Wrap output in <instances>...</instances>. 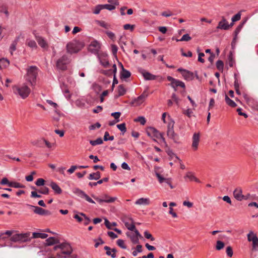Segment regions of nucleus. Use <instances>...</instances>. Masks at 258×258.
Here are the masks:
<instances>
[{
    "label": "nucleus",
    "mask_w": 258,
    "mask_h": 258,
    "mask_svg": "<svg viewBox=\"0 0 258 258\" xmlns=\"http://www.w3.org/2000/svg\"><path fill=\"white\" fill-rule=\"evenodd\" d=\"M59 249L60 252H57L56 255L58 258H67L73 251V249L71 245L67 242H63L60 244L57 245L54 247L55 250Z\"/></svg>",
    "instance_id": "nucleus-1"
},
{
    "label": "nucleus",
    "mask_w": 258,
    "mask_h": 258,
    "mask_svg": "<svg viewBox=\"0 0 258 258\" xmlns=\"http://www.w3.org/2000/svg\"><path fill=\"white\" fill-rule=\"evenodd\" d=\"M13 91L14 94L19 95L22 99L26 98L31 92L30 89L26 84L14 86Z\"/></svg>",
    "instance_id": "nucleus-2"
},
{
    "label": "nucleus",
    "mask_w": 258,
    "mask_h": 258,
    "mask_svg": "<svg viewBox=\"0 0 258 258\" xmlns=\"http://www.w3.org/2000/svg\"><path fill=\"white\" fill-rule=\"evenodd\" d=\"M38 69L36 66H31L27 69V74L25 76L26 80L28 81L31 86L35 85L36 80L38 75Z\"/></svg>",
    "instance_id": "nucleus-3"
},
{
    "label": "nucleus",
    "mask_w": 258,
    "mask_h": 258,
    "mask_svg": "<svg viewBox=\"0 0 258 258\" xmlns=\"http://www.w3.org/2000/svg\"><path fill=\"white\" fill-rule=\"evenodd\" d=\"M84 43L77 40L69 42L66 46L67 52L70 54L76 53L84 47Z\"/></svg>",
    "instance_id": "nucleus-4"
},
{
    "label": "nucleus",
    "mask_w": 258,
    "mask_h": 258,
    "mask_svg": "<svg viewBox=\"0 0 258 258\" xmlns=\"http://www.w3.org/2000/svg\"><path fill=\"white\" fill-rule=\"evenodd\" d=\"M30 233L15 234L10 238L11 241L14 242H24L30 240Z\"/></svg>",
    "instance_id": "nucleus-5"
},
{
    "label": "nucleus",
    "mask_w": 258,
    "mask_h": 258,
    "mask_svg": "<svg viewBox=\"0 0 258 258\" xmlns=\"http://www.w3.org/2000/svg\"><path fill=\"white\" fill-rule=\"evenodd\" d=\"M174 124V121L172 120H171L168 122L167 134L170 139H172L175 143H177L178 141V136L174 133L173 130Z\"/></svg>",
    "instance_id": "nucleus-6"
},
{
    "label": "nucleus",
    "mask_w": 258,
    "mask_h": 258,
    "mask_svg": "<svg viewBox=\"0 0 258 258\" xmlns=\"http://www.w3.org/2000/svg\"><path fill=\"white\" fill-rule=\"evenodd\" d=\"M70 62V59L67 55H62L56 61V67L61 70L67 69V66Z\"/></svg>",
    "instance_id": "nucleus-7"
},
{
    "label": "nucleus",
    "mask_w": 258,
    "mask_h": 258,
    "mask_svg": "<svg viewBox=\"0 0 258 258\" xmlns=\"http://www.w3.org/2000/svg\"><path fill=\"white\" fill-rule=\"evenodd\" d=\"M147 134L148 136L151 138H156L157 139H161L164 143L165 142V138L163 136V134L160 133L155 128L153 127H149L146 131Z\"/></svg>",
    "instance_id": "nucleus-8"
},
{
    "label": "nucleus",
    "mask_w": 258,
    "mask_h": 258,
    "mask_svg": "<svg viewBox=\"0 0 258 258\" xmlns=\"http://www.w3.org/2000/svg\"><path fill=\"white\" fill-rule=\"evenodd\" d=\"M247 236L248 241L252 242V249L257 250L258 249V238L256 235L252 231H250Z\"/></svg>",
    "instance_id": "nucleus-9"
},
{
    "label": "nucleus",
    "mask_w": 258,
    "mask_h": 258,
    "mask_svg": "<svg viewBox=\"0 0 258 258\" xmlns=\"http://www.w3.org/2000/svg\"><path fill=\"white\" fill-rule=\"evenodd\" d=\"M73 192L78 196L85 199L88 202L92 204L95 203V202L91 198H90L84 191L78 188H75L73 189Z\"/></svg>",
    "instance_id": "nucleus-10"
},
{
    "label": "nucleus",
    "mask_w": 258,
    "mask_h": 258,
    "mask_svg": "<svg viewBox=\"0 0 258 258\" xmlns=\"http://www.w3.org/2000/svg\"><path fill=\"white\" fill-rule=\"evenodd\" d=\"M200 141V133H195L192 137L191 148L194 151H197L198 149Z\"/></svg>",
    "instance_id": "nucleus-11"
},
{
    "label": "nucleus",
    "mask_w": 258,
    "mask_h": 258,
    "mask_svg": "<svg viewBox=\"0 0 258 258\" xmlns=\"http://www.w3.org/2000/svg\"><path fill=\"white\" fill-rule=\"evenodd\" d=\"M134 234L126 233V235L130 238L132 242L134 244H138L139 243V238H141L142 236L138 230L134 231Z\"/></svg>",
    "instance_id": "nucleus-12"
},
{
    "label": "nucleus",
    "mask_w": 258,
    "mask_h": 258,
    "mask_svg": "<svg viewBox=\"0 0 258 258\" xmlns=\"http://www.w3.org/2000/svg\"><path fill=\"white\" fill-rule=\"evenodd\" d=\"M148 94L144 92L140 96L134 99L131 104L134 106H139L145 100Z\"/></svg>",
    "instance_id": "nucleus-13"
},
{
    "label": "nucleus",
    "mask_w": 258,
    "mask_h": 258,
    "mask_svg": "<svg viewBox=\"0 0 258 258\" xmlns=\"http://www.w3.org/2000/svg\"><path fill=\"white\" fill-rule=\"evenodd\" d=\"M28 206L31 208L34 209V212L39 215H50L51 212L48 210L42 209L38 206H32L31 205H28Z\"/></svg>",
    "instance_id": "nucleus-14"
},
{
    "label": "nucleus",
    "mask_w": 258,
    "mask_h": 258,
    "mask_svg": "<svg viewBox=\"0 0 258 258\" xmlns=\"http://www.w3.org/2000/svg\"><path fill=\"white\" fill-rule=\"evenodd\" d=\"M113 69L112 70H108L106 71H103L102 73L106 75H110L112 73L114 74V78L113 80V83H112V87L114 86L115 84H117L118 83V80L115 77V74L117 72V68L115 64H114L112 66Z\"/></svg>",
    "instance_id": "nucleus-15"
},
{
    "label": "nucleus",
    "mask_w": 258,
    "mask_h": 258,
    "mask_svg": "<svg viewBox=\"0 0 258 258\" xmlns=\"http://www.w3.org/2000/svg\"><path fill=\"white\" fill-rule=\"evenodd\" d=\"M177 71L181 73L182 76L186 80L190 81L192 80L194 78L193 73L189 71L181 68L178 69Z\"/></svg>",
    "instance_id": "nucleus-16"
},
{
    "label": "nucleus",
    "mask_w": 258,
    "mask_h": 258,
    "mask_svg": "<svg viewBox=\"0 0 258 258\" xmlns=\"http://www.w3.org/2000/svg\"><path fill=\"white\" fill-rule=\"evenodd\" d=\"M100 48V43L97 41H92L89 46V50L92 53L96 54L98 52Z\"/></svg>",
    "instance_id": "nucleus-17"
},
{
    "label": "nucleus",
    "mask_w": 258,
    "mask_h": 258,
    "mask_svg": "<svg viewBox=\"0 0 258 258\" xmlns=\"http://www.w3.org/2000/svg\"><path fill=\"white\" fill-rule=\"evenodd\" d=\"M217 28L225 30L229 29V26L228 22L227 21L224 17H222V20L219 22Z\"/></svg>",
    "instance_id": "nucleus-18"
},
{
    "label": "nucleus",
    "mask_w": 258,
    "mask_h": 258,
    "mask_svg": "<svg viewBox=\"0 0 258 258\" xmlns=\"http://www.w3.org/2000/svg\"><path fill=\"white\" fill-rule=\"evenodd\" d=\"M242 190L240 187L236 188L233 191L234 198L238 201H241L244 198V196L242 194Z\"/></svg>",
    "instance_id": "nucleus-19"
},
{
    "label": "nucleus",
    "mask_w": 258,
    "mask_h": 258,
    "mask_svg": "<svg viewBox=\"0 0 258 258\" xmlns=\"http://www.w3.org/2000/svg\"><path fill=\"white\" fill-rule=\"evenodd\" d=\"M36 40L41 47L45 49L48 48V43L43 37L41 36H36Z\"/></svg>",
    "instance_id": "nucleus-20"
},
{
    "label": "nucleus",
    "mask_w": 258,
    "mask_h": 258,
    "mask_svg": "<svg viewBox=\"0 0 258 258\" xmlns=\"http://www.w3.org/2000/svg\"><path fill=\"white\" fill-rule=\"evenodd\" d=\"M140 72L143 75L144 79L146 80H153L156 78L155 76L151 74L149 72H146L142 69H140Z\"/></svg>",
    "instance_id": "nucleus-21"
},
{
    "label": "nucleus",
    "mask_w": 258,
    "mask_h": 258,
    "mask_svg": "<svg viewBox=\"0 0 258 258\" xmlns=\"http://www.w3.org/2000/svg\"><path fill=\"white\" fill-rule=\"evenodd\" d=\"M107 54L103 53L99 56L100 63L104 67L108 68L109 66V61L107 58Z\"/></svg>",
    "instance_id": "nucleus-22"
},
{
    "label": "nucleus",
    "mask_w": 258,
    "mask_h": 258,
    "mask_svg": "<svg viewBox=\"0 0 258 258\" xmlns=\"http://www.w3.org/2000/svg\"><path fill=\"white\" fill-rule=\"evenodd\" d=\"M121 67V71L120 72V75L121 79H126L130 78L131 76V73L127 70H125L121 63H119Z\"/></svg>",
    "instance_id": "nucleus-23"
},
{
    "label": "nucleus",
    "mask_w": 258,
    "mask_h": 258,
    "mask_svg": "<svg viewBox=\"0 0 258 258\" xmlns=\"http://www.w3.org/2000/svg\"><path fill=\"white\" fill-rule=\"evenodd\" d=\"M19 39L20 36H17L12 42L9 48V51L11 55H13L14 51L16 50V46L19 41Z\"/></svg>",
    "instance_id": "nucleus-24"
},
{
    "label": "nucleus",
    "mask_w": 258,
    "mask_h": 258,
    "mask_svg": "<svg viewBox=\"0 0 258 258\" xmlns=\"http://www.w3.org/2000/svg\"><path fill=\"white\" fill-rule=\"evenodd\" d=\"M170 85L174 88L175 91H177L176 88L177 87H180L182 88H184L185 87V84L183 82L177 79H175L173 82L170 83Z\"/></svg>",
    "instance_id": "nucleus-25"
},
{
    "label": "nucleus",
    "mask_w": 258,
    "mask_h": 258,
    "mask_svg": "<svg viewBox=\"0 0 258 258\" xmlns=\"http://www.w3.org/2000/svg\"><path fill=\"white\" fill-rule=\"evenodd\" d=\"M123 222L124 223L125 227L129 230L132 231H134L136 230H137L136 228V227L134 224L133 220H132L131 222H130L127 219H124L123 220Z\"/></svg>",
    "instance_id": "nucleus-26"
},
{
    "label": "nucleus",
    "mask_w": 258,
    "mask_h": 258,
    "mask_svg": "<svg viewBox=\"0 0 258 258\" xmlns=\"http://www.w3.org/2000/svg\"><path fill=\"white\" fill-rule=\"evenodd\" d=\"M49 185L54 190L55 194L59 195L61 194L62 189L56 183L54 182H51L50 183Z\"/></svg>",
    "instance_id": "nucleus-27"
},
{
    "label": "nucleus",
    "mask_w": 258,
    "mask_h": 258,
    "mask_svg": "<svg viewBox=\"0 0 258 258\" xmlns=\"http://www.w3.org/2000/svg\"><path fill=\"white\" fill-rule=\"evenodd\" d=\"M188 178L190 181H195L198 183L201 182L200 180L195 176L194 173L191 171H188L186 173L184 178Z\"/></svg>",
    "instance_id": "nucleus-28"
},
{
    "label": "nucleus",
    "mask_w": 258,
    "mask_h": 258,
    "mask_svg": "<svg viewBox=\"0 0 258 258\" xmlns=\"http://www.w3.org/2000/svg\"><path fill=\"white\" fill-rule=\"evenodd\" d=\"M150 203V199L149 198H140L137 200L135 204L139 205H148Z\"/></svg>",
    "instance_id": "nucleus-29"
},
{
    "label": "nucleus",
    "mask_w": 258,
    "mask_h": 258,
    "mask_svg": "<svg viewBox=\"0 0 258 258\" xmlns=\"http://www.w3.org/2000/svg\"><path fill=\"white\" fill-rule=\"evenodd\" d=\"M13 234L12 231L7 230L5 232L0 234V240H5L9 237H10Z\"/></svg>",
    "instance_id": "nucleus-30"
},
{
    "label": "nucleus",
    "mask_w": 258,
    "mask_h": 258,
    "mask_svg": "<svg viewBox=\"0 0 258 258\" xmlns=\"http://www.w3.org/2000/svg\"><path fill=\"white\" fill-rule=\"evenodd\" d=\"M45 244L48 246L58 243V240L53 237H49L45 240Z\"/></svg>",
    "instance_id": "nucleus-31"
},
{
    "label": "nucleus",
    "mask_w": 258,
    "mask_h": 258,
    "mask_svg": "<svg viewBox=\"0 0 258 258\" xmlns=\"http://www.w3.org/2000/svg\"><path fill=\"white\" fill-rule=\"evenodd\" d=\"M40 142H44L45 145H46V146L48 148H51L52 147V144L51 143H49V142H48L47 141L45 140H41V141H34V142H32V144L34 145H35V146H38V147H41V145L39 144V143Z\"/></svg>",
    "instance_id": "nucleus-32"
},
{
    "label": "nucleus",
    "mask_w": 258,
    "mask_h": 258,
    "mask_svg": "<svg viewBox=\"0 0 258 258\" xmlns=\"http://www.w3.org/2000/svg\"><path fill=\"white\" fill-rule=\"evenodd\" d=\"M101 177V173L100 172L92 173L89 174L88 179L90 180H98Z\"/></svg>",
    "instance_id": "nucleus-33"
},
{
    "label": "nucleus",
    "mask_w": 258,
    "mask_h": 258,
    "mask_svg": "<svg viewBox=\"0 0 258 258\" xmlns=\"http://www.w3.org/2000/svg\"><path fill=\"white\" fill-rule=\"evenodd\" d=\"M48 237V234L43 233L39 232H33L32 234V238H41L42 239H45Z\"/></svg>",
    "instance_id": "nucleus-34"
},
{
    "label": "nucleus",
    "mask_w": 258,
    "mask_h": 258,
    "mask_svg": "<svg viewBox=\"0 0 258 258\" xmlns=\"http://www.w3.org/2000/svg\"><path fill=\"white\" fill-rule=\"evenodd\" d=\"M103 202L107 203H110L114 202L116 200V197H110L107 195H104L103 197Z\"/></svg>",
    "instance_id": "nucleus-35"
},
{
    "label": "nucleus",
    "mask_w": 258,
    "mask_h": 258,
    "mask_svg": "<svg viewBox=\"0 0 258 258\" xmlns=\"http://www.w3.org/2000/svg\"><path fill=\"white\" fill-rule=\"evenodd\" d=\"M96 22L98 25L106 29H108L110 28V25L106 23L105 21L96 20Z\"/></svg>",
    "instance_id": "nucleus-36"
},
{
    "label": "nucleus",
    "mask_w": 258,
    "mask_h": 258,
    "mask_svg": "<svg viewBox=\"0 0 258 258\" xmlns=\"http://www.w3.org/2000/svg\"><path fill=\"white\" fill-rule=\"evenodd\" d=\"M27 45L32 49H36L37 45L36 42L33 40L27 39L26 41Z\"/></svg>",
    "instance_id": "nucleus-37"
},
{
    "label": "nucleus",
    "mask_w": 258,
    "mask_h": 258,
    "mask_svg": "<svg viewBox=\"0 0 258 258\" xmlns=\"http://www.w3.org/2000/svg\"><path fill=\"white\" fill-rule=\"evenodd\" d=\"M118 96H122L125 94L126 89L122 85H120L117 87Z\"/></svg>",
    "instance_id": "nucleus-38"
},
{
    "label": "nucleus",
    "mask_w": 258,
    "mask_h": 258,
    "mask_svg": "<svg viewBox=\"0 0 258 258\" xmlns=\"http://www.w3.org/2000/svg\"><path fill=\"white\" fill-rule=\"evenodd\" d=\"M225 102L229 106L235 107L236 106V104L231 99H230L227 95H225Z\"/></svg>",
    "instance_id": "nucleus-39"
},
{
    "label": "nucleus",
    "mask_w": 258,
    "mask_h": 258,
    "mask_svg": "<svg viewBox=\"0 0 258 258\" xmlns=\"http://www.w3.org/2000/svg\"><path fill=\"white\" fill-rule=\"evenodd\" d=\"M10 61L9 60L5 58H0V64L4 68H6L9 66Z\"/></svg>",
    "instance_id": "nucleus-40"
},
{
    "label": "nucleus",
    "mask_w": 258,
    "mask_h": 258,
    "mask_svg": "<svg viewBox=\"0 0 258 258\" xmlns=\"http://www.w3.org/2000/svg\"><path fill=\"white\" fill-rule=\"evenodd\" d=\"M89 143L92 146H95L102 144L103 140L101 138H98L96 140H90Z\"/></svg>",
    "instance_id": "nucleus-41"
},
{
    "label": "nucleus",
    "mask_w": 258,
    "mask_h": 258,
    "mask_svg": "<svg viewBox=\"0 0 258 258\" xmlns=\"http://www.w3.org/2000/svg\"><path fill=\"white\" fill-rule=\"evenodd\" d=\"M104 249L106 250V254L107 255L111 256L112 258H115L116 256V254L112 253V252L111 251L110 247L109 246H104Z\"/></svg>",
    "instance_id": "nucleus-42"
},
{
    "label": "nucleus",
    "mask_w": 258,
    "mask_h": 258,
    "mask_svg": "<svg viewBox=\"0 0 258 258\" xmlns=\"http://www.w3.org/2000/svg\"><path fill=\"white\" fill-rule=\"evenodd\" d=\"M9 186L14 188H24L25 187L24 185L17 182H11Z\"/></svg>",
    "instance_id": "nucleus-43"
},
{
    "label": "nucleus",
    "mask_w": 258,
    "mask_h": 258,
    "mask_svg": "<svg viewBox=\"0 0 258 258\" xmlns=\"http://www.w3.org/2000/svg\"><path fill=\"white\" fill-rule=\"evenodd\" d=\"M142 252V246L140 244H138L136 246V248L132 252V254L136 256L137 255L138 253Z\"/></svg>",
    "instance_id": "nucleus-44"
},
{
    "label": "nucleus",
    "mask_w": 258,
    "mask_h": 258,
    "mask_svg": "<svg viewBox=\"0 0 258 258\" xmlns=\"http://www.w3.org/2000/svg\"><path fill=\"white\" fill-rule=\"evenodd\" d=\"M102 10H103L102 5H98L94 8L93 13L94 14L97 15L100 13Z\"/></svg>",
    "instance_id": "nucleus-45"
},
{
    "label": "nucleus",
    "mask_w": 258,
    "mask_h": 258,
    "mask_svg": "<svg viewBox=\"0 0 258 258\" xmlns=\"http://www.w3.org/2000/svg\"><path fill=\"white\" fill-rule=\"evenodd\" d=\"M117 127L122 133L123 135L126 131L125 123H122L117 125Z\"/></svg>",
    "instance_id": "nucleus-46"
},
{
    "label": "nucleus",
    "mask_w": 258,
    "mask_h": 258,
    "mask_svg": "<svg viewBox=\"0 0 258 258\" xmlns=\"http://www.w3.org/2000/svg\"><path fill=\"white\" fill-rule=\"evenodd\" d=\"M80 215L83 217L82 222H83L84 224L85 225L89 224L91 221L90 219L88 217H87L85 214L82 213H81Z\"/></svg>",
    "instance_id": "nucleus-47"
},
{
    "label": "nucleus",
    "mask_w": 258,
    "mask_h": 258,
    "mask_svg": "<svg viewBox=\"0 0 258 258\" xmlns=\"http://www.w3.org/2000/svg\"><path fill=\"white\" fill-rule=\"evenodd\" d=\"M191 39V37L188 34H184L180 39L177 40V41H188Z\"/></svg>",
    "instance_id": "nucleus-48"
},
{
    "label": "nucleus",
    "mask_w": 258,
    "mask_h": 258,
    "mask_svg": "<svg viewBox=\"0 0 258 258\" xmlns=\"http://www.w3.org/2000/svg\"><path fill=\"white\" fill-rule=\"evenodd\" d=\"M224 243L220 240H218L216 242V249L217 250L222 249L224 247Z\"/></svg>",
    "instance_id": "nucleus-49"
},
{
    "label": "nucleus",
    "mask_w": 258,
    "mask_h": 258,
    "mask_svg": "<svg viewBox=\"0 0 258 258\" xmlns=\"http://www.w3.org/2000/svg\"><path fill=\"white\" fill-rule=\"evenodd\" d=\"M103 139L105 141H113L114 140V136H109V133L108 132H105Z\"/></svg>",
    "instance_id": "nucleus-50"
},
{
    "label": "nucleus",
    "mask_w": 258,
    "mask_h": 258,
    "mask_svg": "<svg viewBox=\"0 0 258 258\" xmlns=\"http://www.w3.org/2000/svg\"><path fill=\"white\" fill-rule=\"evenodd\" d=\"M216 67L219 71H223L224 68V63L221 60H218L216 62Z\"/></svg>",
    "instance_id": "nucleus-51"
},
{
    "label": "nucleus",
    "mask_w": 258,
    "mask_h": 258,
    "mask_svg": "<svg viewBox=\"0 0 258 258\" xmlns=\"http://www.w3.org/2000/svg\"><path fill=\"white\" fill-rule=\"evenodd\" d=\"M157 177L158 178V181L160 183H163L164 181H167V178L163 177L162 175H161L159 173L156 172L155 173Z\"/></svg>",
    "instance_id": "nucleus-52"
},
{
    "label": "nucleus",
    "mask_w": 258,
    "mask_h": 258,
    "mask_svg": "<svg viewBox=\"0 0 258 258\" xmlns=\"http://www.w3.org/2000/svg\"><path fill=\"white\" fill-rule=\"evenodd\" d=\"M241 12H239L238 13H237L236 15H235L234 16H233L231 18V20L233 22V23H234L235 22L238 21L241 19Z\"/></svg>",
    "instance_id": "nucleus-53"
},
{
    "label": "nucleus",
    "mask_w": 258,
    "mask_h": 258,
    "mask_svg": "<svg viewBox=\"0 0 258 258\" xmlns=\"http://www.w3.org/2000/svg\"><path fill=\"white\" fill-rule=\"evenodd\" d=\"M135 121L139 122L142 125H144L146 123V120L144 117L139 116L137 118L135 119Z\"/></svg>",
    "instance_id": "nucleus-54"
},
{
    "label": "nucleus",
    "mask_w": 258,
    "mask_h": 258,
    "mask_svg": "<svg viewBox=\"0 0 258 258\" xmlns=\"http://www.w3.org/2000/svg\"><path fill=\"white\" fill-rule=\"evenodd\" d=\"M38 192L43 195H48L49 193V188L47 187H43L38 190Z\"/></svg>",
    "instance_id": "nucleus-55"
},
{
    "label": "nucleus",
    "mask_w": 258,
    "mask_h": 258,
    "mask_svg": "<svg viewBox=\"0 0 258 258\" xmlns=\"http://www.w3.org/2000/svg\"><path fill=\"white\" fill-rule=\"evenodd\" d=\"M105 34L107 35V36L112 40L114 41L115 39V34L109 31H105Z\"/></svg>",
    "instance_id": "nucleus-56"
},
{
    "label": "nucleus",
    "mask_w": 258,
    "mask_h": 258,
    "mask_svg": "<svg viewBox=\"0 0 258 258\" xmlns=\"http://www.w3.org/2000/svg\"><path fill=\"white\" fill-rule=\"evenodd\" d=\"M116 243L118 246L122 249H126V246L124 244V242L122 239H118L116 241Z\"/></svg>",
    "instance_id": "nucleus-57"
},
{
    "label": "nucleus",
    "mask_w": 258,
    "mask_h": 258,
    "mask_svg": "<svg viewBox=\"0 0 258 258\" xmlns=\"http://www.w3.org/2000/svg\"><path fill=\"white\" fill-rule=\"evenodd\" d=\"M103 9H107L109 11H112L115 9V6L110 4L102 5Z\"/></svg>",
    "instance_id": "nucleus-58"
},
{
    "label": "nucleus",
    "mask_w": 258,
    "mask_h": 258,
    "mask_svg": "<svg viewBox=\"0 0 258 258\" xmlns=\"http://www.w3.org/2000/svg\"><path fill=\"white\" fill-rule=\"evenodd\" d=\"M234 63V60L233 58L232 53H230L228 56V64L230 67H233Z\"/></svg>",
    "instance_id": "nucleus-59"
},
{
    "label": "nucleus",
    "mask_w": 258,
    "mask_h": 258,
    "mask_svg": "<svg viewBox=\"0 0 258 258\" xmlns=\"http://www.w3.org/2000/svg\"><path fill=\"white\" fill-rule=\"evenodd\" d=\"M144 234L145 238L147 239H149L151 241H154L155 239V238L152 235V234L148 232L147 231H145Z\"/></svg>",
    "instance_id": "nucleus-60"
},
{
    "label": "nucleus",
    "mask_w": 258,
    "mask_h": 258,
    "mask_svg": "<svg viewBox=\"0 0 258 258\" xmlns=\"http://www.w3.org/2000/svg\"><path fill=\"white\" fill-rule=\"evenodd\" d=\"M123 28L124 30H130L131 31H133L135 28V25L126 24L123 25Z\"/></svg>",
    "instance_id": "nucleus-61"
},
{
    "label": "nucleus",
    "mask_w": 258,
    "mask_h": 258,
    "mask_svg": "<svg viewBox=\"0 0 258 258\" xmlns=\"http://www.w3.org/2000/svg\"><path fill=\"white\" fill-rule=\"evenodd\" d=\"M94 241L95 242L94 246L96 248L98 247L99 245L104 243V241L101 238H99L98 239H94Z\"/></svg>",
    "instance_id": "nucleus-62"
},
{
    "label": "nucleus",
    "mask_w": 258,
    "mask_h": 258,
    "mask_svg": "<svg viewBox=\"0 0 258 258\" xmlns=\"http://www.w3.org/2000/svg\"><path fill=\"white\" fill-rule=\"evenodd\" d=\"M45 180L43 178H38L35 182V184L37 186H42L44 184Z\"/></svg>",
    "instance_id": "nucleus-63"
},
{
    "label": "nucleus",
    "mask_w": 258,
    "mask_h": 258,
    "mask_svg": "<svg viewBox=\"0 0 258 258\" xmlns=\"http://www.w3.org/2000/svg\"><path fill=\"white\" fill-rule=\"evenodd\" d=\"M226 252L227 255L228 256L231 257L233 255V250L231 246H228L226 248Z\"/></svg>",
    "instance_id": "nucleus-64"
}]
</instances>
